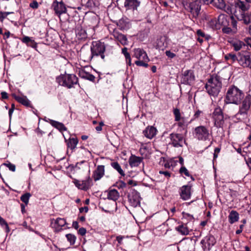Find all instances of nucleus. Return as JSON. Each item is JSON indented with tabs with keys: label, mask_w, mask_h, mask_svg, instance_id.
Masks as SVG:
<instances>
[{
	"label": "nucleus",
	"mask_w": 251,
	"mask_h": 251,
	"mask_svg": "<svg viewBox=\"0 0 251 251\" xmlns=\"http://www.w3.org/2000/svg\"><path fill=\"white\" fill-rule=\"evenodd\" d=\"M244 98L243 92L234 86L230 87L226 93V102L239 104Z\"/></svg>",
	"instance_id": "nucleus-1"
},
{
	"label": "nucleus",
	"mask_w": 251,
	"mask_h": 251,
	"mask_svg": "<svg viewBox=\"0 0 251 251\" xmlns=\"http://www.w3.org/2000/svg\"><path fill=\"white\" fill-rule=\"evenodd\" d=\"M205 87L209 95L213 96H217L222 87L220 77L217 75L211 76L208 80Z\"/></svg>",
	"instance_id": "nucleus-2"
},
{
	"label": "nucleus",
	"mask_w": 251,
	"mask_h": 251,
	"mask_svg": "<svg viewBox=\"0 0 251 251\" xmlns=\"http://www.w3.org/2000/svg\"><path fill=\"white\" fill-rule=\"evenodd\" d=\"M56 81L59 85L70 89L77 84L78 78L74 74H64L57 76Z\"/></svg>",
	"instance_id": "nucleus-3"
},
{
	"label": "nucleus",
	"mask_w": 251,
	"mask_h": 251,
	"mask_svg": "<svg viewBox=\"0 0 251 251\" xmlns=\"http://www.w3.org/2000/svg\"><path fill=\"white\" fill-rule=\"evenodd\" d=\"M251 105V96H247L239 107V110L236 114L239 119H246L248 117V112Z\"/></svg>",
	"instance_id": "nucleus-4"
},
{
	"label": "nucleus",
	"mask_w": 251,
	"mask_h": 251,
	"mask_svg": "<svg viewBox=\"0 0 251 251\" xmlns=\"http://www.w3.org/2000/svg\"><path fill=\"white\" fill-rule=\"evenodd\" d=\"M91 52L94 57L100 56L103 60H105L104 53L106 50V46L104 43L100 41H95L92 42L91 45Z\"/></svg>",
	"instance_id": "nucleus-5"
},
{
	"label": "nucleus",
	"mask_w": 251,
	"mask_h": 251,
	"mask_svg": "<svg viewBox=\"0 0 251 251\" xmlns=\"http://www.w3.org/2000/svg\"><path fill=\"white\" fill-rule=\"evenodd\" d=\"M133 57L138 59V60L135 62L137 66L145 67L148 66L147 62L149 61V58L146 52L142 49H134L133 50Z\"/></svg>",
	"instance_id": "nucleus-6"
},
{
	"label": "nucleus",
	"mask_w": 251,
	"mask_h": 251,
	"mask_svg": "<svg viewBox=\"0 0 251 251\" xmlns=\"http://www.w3.org/2000/svg\"><path fill=\"white\" fill-rule=\"evenodd\" d=\"M193 135L198 140L206 141L208 139L210 133L207 127L200 126L195 128Z\"/></svg>",
	"instance_id": "nucleus-7"
},
{
	"label": "nucleus",
	"mask_w": 251,
	"mask_h": 251,
	"mask_svg": "<svg viewBox=\"0 0 251 251\" xmlns=\"http://www.w3.org/2000/svg\"><path fill=\"white\" fill-rule=\"evenodd\" d=\"M238 63L244 68L251 69V52L246 50L239 52Z\"/></svg>",
	"instance_id": "nucleus-8"
},
{
	"label": "nucleus",
	"mask_w": 251,
	"mask_h": 251,
	"mask_svg": "<svg viewBox=\"0 0 251 251\" xmlns=\"http://www.w3.org/2000/svg\"><path fill=\"white\" fill-rule=\"evenodd\" d=\"M212 117L214 120V125L217 127H222L226 117L224 116L223 111L220 107L215 108L212 113Z\"/></svg>",
	"instance_id": "nucleus-9"
},
{
	"label": "nucleus",
	"mask_w": 251,
	"mask_h": 251,
	"mask_svg": "<svg viewBox=\"0 0 251 251\" xmlns=\"http://www.w3.org/2000/svg\"><path fill=\"white\" fill-rule=\"evenodd\" d=\"M173 113L175 116V121L177 122V126L183 128H186L188 125L193 120L189 121L187 118L181 117L180 110L177 108L174 109Z\"/></svg>",
	"instance_id": "nucleus-10"
},
{
	"label": "nucleus",
	"mask_w": 251,
	"mask_h": 251,
	"mask_svg": "<svg viewBox=\"0 0 251 251\" xmlns=\"http://www.w3.org/2000/svg\"><path fill=\"white\" fill-rule=\"evenodd\" d=\"M169 138L171 140L170 144L176 148L182 147L185 142L183 136L179 133H172L170 134Z\"/></svg>",
	"instance_id": "nucleus-11"
},
{
	"label": "nucleus",
	"mask_w": 251,
	"mask_h": 251,
	"mask_svg": "<svg viewBox=\"0 0 251 251\" xmlns=\"http://www.w3.org/2000/svg\"><path fill=\"white\" fill-rule=\"evenodd\" d=\"M128 201L130 205L136 207L140 204L141 197L139 193L136 190L132 189L127 195Z\"/></svg>",
	"instance_id": "nucleus-12"
},
{
	"label": "nucleus",
	"mask_w": 251,
	"mask_h": 251,
	"mask_svg": "<svg viewBox=\"0 0 251 251\" xmlns=\"http://www.w3.org/2000/svg\"><path fill=\"white\" fill-rule=\"evenodd\" d=\"M51 6L55 14L59 17L61 14L65 13L67 12L66 7L62 0L59 1L58 0H54Z\"/></svg>",
	"instance_id": "nucleus-13"
},
{
	"label": "nucleus",
	"mask_w": 251,
	"mask_h": 251,
	"mask_svg": "<svg viewBox=\"0 0 251 251\" xmlns=\"http://www.w3.org/2000/svg\"><path fill=\"white\" fill-rule=\"evenodd\" d=\"M192 186L190 185H185L179 189L180 197L183 201H187L190 199L191 196Z\"/></svg>",
	"instance_id": "nucleus-14"
},
{
	"label": "nucleus",
	"mask_w": 251,
	"mask_h": 251,
	"mask_svg": "<svg viewBox=\"0 0 251 251\" xmlns=\"http://www.w3.org/2000/svg\"><path fill=\"white\" fill-rule=\"evenodd\" d=\"M235 6L236 8L240 9L239 12L237 11L235 12L234 14L235 17L238 20V16L243 14H246V11H248L250 8L249 4H246L244 1L240 0H237L235 3Z\"/></svg>",
	"instance_id": "nucleus-15"
},
{
	"label": "nucleus",
	"mask_w": 251,
	"mask_h": 251,
	"mask_svg": "<svg viewBox=\"0 0 251 251\" xmlns=\"http://www.w3.org/2000/svg\"><path fill=\"white\" fill-rule=\"evenodd\" d=\"M195 75L192 70H189L184 72L181 79L182 83L191 85L195 81Z\"/></svg>",
	"instance_id": "nucleus-16"
},
{
	"label": "nucleus",
	"mask_w": 251,
	"mask_h": 251,
	"mask_svg": "<svg viewBox=\"0 0 251 251\" xmlns=\"http://www.w3.org/2000/svg\"><path fill=\"white\" fill-rule=\"evenodd\" d=\"M201 6V1L199 0H195L189 4V11L193 18L198 17L200 12Z\"/></svg>",
	"instance_id": "nucleus-17"
},
{
	"label": "nucleus",
	"mask_w": 251,
	"mask_h": 251,
	"mask_svg": "<svg viewBox=\"0 0 251 251\" xmlns=\"http://www.w3.org/2000/svg\"><path fill=\"white\" fill-rule=\"evenodd\" d=\"M66 224V220L63 218H58L56 220H51L50 225L54 228L55 231L58 232L62 229V227Z\"/></svg>",
	"instance_id": "nucleus-18"
},
{
	"label": "nucleus",
	"mask_w": 251,
	"mask_h": 251,
	"mask_svg": "<svg viewBox=\"0 0 251 251\" xmlns=\"http://www.w3.org/2000/svg\"><path fill=\"white\" fill-rule=\"evenodd\" d=\"M104 165H98L94 171L93 177L95 181L100 180L104 175L105 169Z\"/></svg>",
	"instance_id": "nucleus-19"
},
{
	"label": "nucleus",
	"mask_w": 251,
	"mask_h": 251,
	"mask_svg": "<svg viewBox=\"0 0 251 251\" xmlns=\"http://www.w3.org/2000/svg\"><path fill=\"white\" fill-rule=\"evenodd\" d=\"M115 39L123 45L127 44V39L126 35L120 33L118 30L114 29L112 33Z\"/></svg>",
	"instance_id": "nucleus-20"
},
{
	"label": "nucleus",
	"mask_w": 251,
	"mask_h": 251,
	"mask_svg": "<svg viewBox=\"0 0 251 251\" xmlns=\"http://www.w3.org/2000/svg\"><path fill=\"white\" fill-rule=\"evenodd\" d=\"M140 1L137 0H125L124 5L128 9H136L140 5Z\"/></svg>",
	"instance_id": "nucleus-21"
},
{
	"label": "nucleus",
	"mask_w": 251,
	"mask_h": 251,
	"mask_svg": "<svg viewBox=\"0 0 251 251\" xmlns=\"http://www.w3.org/2000/svg\"><path fill=\"white\" fill-rule=\"evenodd\" d=\"M181 248L183 251H195V243L192 240H189L183 242Z\"/></svg>",
	"instance_id": "nucleus-22"
},
{
	"label": "nucleus",
	"mask_w": 251,
	"mask_h": 251,
	"mask_svg": "<svg viewBox=\"0 0 251 251\" xmlns=\"http://www.w3.org/2000/svg\"><path fill=\"white\" fill-rule=\"evenodd\" d=\"M80 55L82 59L85 62H90L94 58L92 52L89 50H81Z\"/></svg>",
	"instance_id": "nucleus-23"
},
{
	"label": "nucleus",
	"mask_w": 251,
	"mask_h": 251,
	"mask_svg": "<svg viewBox=\"0 0 251 251\" xmlns=\"http://www.w3.org/2000/svg\"><path fill=\"white\" fill-rule=\"evenodd\" d=\"M156 129L153 126L148 127L143 131V134L147 138L152 139L156 134Z\"/></svg>",
	"instance_id": "nucleus-24"
},
{
	"label": "nucleus",
	"mask_w": 251,
	"mask_h": 251,
	"mask_svg": "<svg viewBox=\"0 0 251 251\" xmlns=\"http://www.w3.org/2000/svg\"><path fill=\"white\" fill-rule=\"evenodd\" d=\"M238 17V21H242L245 25H249L251 22V11L239 15Z\"/></svg>",
	"instance_id": "nucleus-25"
},
{
	"label": "nucleus",
	"mask_w": 251,
	"mask_h": 251,
	"mask_svg": "<svg viewBox=\"0 0 251 251\" xmlns=\"http://www.w3.org/2000/svg\"><path fill=\"white\" fill-rule=\"evenodd\" d=\"M143 158L135 155H132L129 159V164L132 167H137L142 161Z\"/></svg>",
	"instance_id": "nucleus-26"
},
{
	"label": "nucleus",
	"mask_w": 251,
	"mask_h": 251,
	"mask_svg": "<svg viewBox=\"0 0 251 251\" xmlns=\"http://www.w3.org/2000/svg\"><path fill=\"white\" fill-rule=\"evenodd\" d=\"M239 218V214L235 210H231L228 216V222L230 224H233V223L237 222Z\"/></svg>",
	"instance_id": "nucleus-27"
},
{
	"label": "nucleus",
	"mask_w": 251,
	"mask_h": 251,
	"mask_svg": "<svg viewBox=\"0 0 251 251\" xmlns=\"http://www.w3.org/2000/svg\"><path fill=\"white\" fill-rule=\"evenodd\" d=\"M65 140L67 143L68 148L72 151L75 148L78 142L76 138H70L68 140L65 138Z\"/></svg>",
	"instance_id": "nucleus-28"
},
{
	"label": "nucleus",
	"mask_w": 251,
	"mask_h": 251,
	"mask_svg": "<svg viewBox=\"0 0 251 251\" xmlns=\"http://www.w3.org/2000/svg\"><path fill=\"white\" fill-rule=\"evenodd\" d=\"M50 123L52 126L58 129L60 131L62 132L67 130V128L62 123H60L52 120H50Z\"/></svg>",
	"instance_id": "nucleus-29"
},
{
	"label": "nucleus",
	"mask_w": 251,
	"mask_h": 251,
	"mask_svg": "<svg viewBox=\"0 0 251 251\" xmlns=\"http://www.w3.org/2000/svg\"><path fill=\"white\" fill-rule=\"evenodd\" d=\"M175 229L182 235H187L189 233V230L187 226L183 224L176 227Z\"/></svg>",
	"instance_id": "nucleus-30"
},
{
	"label": "nucleus",
	"mask_w": 251,
	"mask_h": 251,
	"mask_svg": "<svg viewBox=\"0 0 251 251\" xmlns=\"http://www.w3.org/2000/svg\"><path fill=\"white\" fill-rule=\"evenodd\" d=\"M17 101L21 103L23 105L27 107H31V104L30 101L28 100L26 96L18 97L17 96Z\"/></svg>",
	"instance_id": "nucleus-31"
},
{
	"label": "nucleus",
	"mask_w": 251,
	"mask_h": 251,
	"mask_svg": "<svg viewBox=\"0 0 251 251\" xmlns=\"http://www.w3.org/2000/svg\"><path fill=\"white\" fill-rule=\"evenodd\" d=\"M107 198L109 200L116 201L119 198V193L116 189L110 190L108 192Z\"/></svg>",
	"instance_id": "nucleus-32"
},
{
	"label": "nucleus",
	"mask_w": 251,
	"mask_h": 251,
	"mask_svg": "<svg viewBox=\"0 0 251 251\" xmlns=\"http://www.w3.org/2000/svg\"><path fill=\"white\" fill-rule=\"evenodd\" d=\"M82 187L81 189L83 190H87L91 185L92 179L89 176H87L85 180L81 181Z\"/></svg>",
	"instance_id": "nucleus-33"
},
{
	"label": "nucleus",
	"mask_w": 251,
	"mask_h": 251,
	"mask_svg": "<svg viewBox=\"0 0 251 251\" xmlns=\"http://www.w3.org/2000/svg\"><path fill=\"white\" fill-rule=\"evenodd\" d=\"M22 40L23 43H25L28 46H30L34 49H36L37 48V43L34 41V40L31 39L29 37L25 36Z\"/></svg>",
	"instance_id": "nucleus-34"
},
{
	"label": "nucleus",
	"mask_w": 251,
	"mask_h": 251,
	"mask_svg": "<svg viewBox=\"0 0 251 251\" xmlns=\"http://www.w3.org/2000/svg\"><path fill=\"white\" fill-rule=\"evenodd\" d=\"M79 75L81 77L86 79L90 81L94 82L95 80V76L84 71H82L79 72Z\"/></svg>",
	"instance_id": "nucleus-35"
},
{
	"label": "nucleus",
	"mask_w": 251,
	"mask_h": 251,
	"mask_svg": "<svg viewBox=\"0 0 251 251\" xmlns=\"http://www.w3.org/2000/svg\"><path fill=\"white\" fill-rule=\"evenodd\" d=\"M227 16L225 14H220L218 18V23L219 25L224 26L228 25V21L227 19Z\"/></svg>",
	"instance_id": "nucleus-36"
},
{
	"label": "nucleus",
	"mask_w": 251,
	"mask_h": 251,
	"mask_svg": "<svg viewBox=\"0 0 251 251\" xmlns=\"http://www.w3.org/2000/svg\"><path fill=\"white\" fill-rule=\"evenodd\" d=\"M231 45L235 51H238L240 50L243 47L245 46V44L244 42L239 40L232 42Z\"/></svg>",
	"instance_id": "nucleus-37"
},
{
	"label": "nucleus",
	"mask_w": 251,
	"mask_h": 251,
	"mask_svg": "<svg viewBox=\"0 0 251 251\" xmlns=\"http://www.w3.org/2000/svg\"><path fill=\"white\" fill-rule=\"evenodd\" d=\"M111 166L116 170L122 176H124L125 174L124 171L121 168L120 165L117 162H113L111 163Z\"/></svg>",
	"instance_id": "nucleus-38"
},
{
	"label": "nucleus",
	"mask_w": 251,
	"mask_h": 251,
	"mask_svg": "<svg viewBox=\"0 0 251 251\" xmlns=\"http://www.w3.org/2000/svg\"><path fill=\"white\" fill-rule=\"evenodd\" d=\"M30 197L31 194L29 193H26L21 196V200L25 203V205H27Z\"/></svg>",
	"instance_id": "nucleus-39"
},
{
	"label": "nucleus",
	"mask_w": 251,
	"mask_h": 251,
	"mask_svg": "<svg viewBox=\"0 0 251 251\" xmlns=\"http://www.w3.org/2000/svg\"><path fill=\"white\" fill-rule=\"evenodd\" d=\"M215 5L219 9H224L226 8V4L224 0H217L215 2Z\"/></svg>",
	"instance_id": "nucleus-40"
},
{
	"label": "nucleus",
	"mask_w": 251,
	"mask_h": 251,
	"mask_svg": "<svg viewBox=\"0 0 251 251\" xmlns=\"http://www.w3.org/2000/svg\"><path fill=\"white\" fill-rule=\"evenodd\" d=\"M0 225L4 228L6 232H9L10 231L9 227L7 223L5 220L0 216Z\"/></svg>",
	"instance_id": "nucleus-41"
},
{
	"label": "nucleus",
	"mask_w": 251,
	"mask_h": 251,
	"mask_svg": "<svg viewBox=\"0 0 251 251\" xmlns=\"http://www.w3.org/2000/svg\"><path fill=\"white\" fill-rule=\"evenodd\" d=\"M128 23L126 22L124 19H120L118 25L120 27L121 29H125L128 26Z\"/></svg>",
	"instance_id": "nucleus-42"
},
{
	"label": "nucleus",
	"mask_w": 251,
	"mask_h": 251,
	"mask_svg": "<svg viewBox=\"0 0 251 251\" xmlns=\"http://www.w3.org/2000/svg\"><path fill=\"white\" fill-rule=\"evenodd\" d=\"M66 237L71 245H74L75 244L76 240V237L74 235L72 234H67L66 235Z\"/></svg>",
	"instance_id": "nucleus-43"
},
{
	"label": "nucleus",
	"mask_w": 251,
	"mask_h": 251,
	"mask_svg": "<svg viewBox=\"0 0 251 251\" xmlns=\"http://www.w3.org/2000/svg\"><path fill=\"white\" fill-rule=\"evenodd\" d=\"M228 57H229V61L231 63H232L236 61L238 62V53L237 55L232 53H228Z\"/></svg>",
	"instance_id": "nucleus-44"
},
{
	"label": "nucleus",
	"mask_w": 251,
	"mask_h": 251,
	"mask_svg": "<svg viewBox=\"0 0 251 251\" xmlns=\"http://www.w3.org/2000/svg\"><path fill=\"white\" fill-rule=\"evenodd\" d=\"M230 19L231 20V25L233 28V30L235 31L237 30V22L235 20L233 16H230Z\"/></svg>",
	"instance_id": "nucleus-45"
},
{
	"label": "nucleus",
	"mask_w": 251,
	"mask_h": 251,
	"mask_svg": "<svg viewBox=\"0 0 251 251\" xmlns=\"http://www.w3.org/2000/svg\"><path fill=\"white\" fill-rule=\"evenodd\" d=\"M197 34L198 36V38H204L206 40H208V37L205 34L204 32H203L201 30L199 29L197 31Z\"/></svg>",
	"instance_id": "nucleus-46"
},
{
	"label": "nucleus",
	"mask_w": 251,
	"mask_h": 251,
	"mask_svg": "<svg viewBox=\"0 0 251 251\" xmlns=\"http://www.w3.org/2000/svg\"><path fill=\"white\" fill-rule=\"evenodd\" d=\"M179 173L181 174H184L187 176H190V174L188 170L184 166H182L180 168L179 170Z\"/></svg>",
	"instance_id": "nucleus-47"
},
{
	"label": "nucleus",
	"mask_w": 251,
	"mask_h": 251,
	"mask_svg": "<svg viewBox=\"0 0 251 251\" xmlns=\"http://www.w3.org/2000/svg\"><path fill=\"white\" fill-rule=\"evenodd\" d=\"M86 4L88 7L90 8H92L96 6L95 0H88Z\"/></svg>",
	"instance_id": "nucleus-48"
},
{
	"label": "nucleus",
	"mask_w": 251,
	"mask_h": 251,
	"mask_svg": "<svg viewBox=\"0 0 251 251\" xmlns=\"http://www.w3.org/2000/svg\"><path fill=\"white\" fill-rule=\"evenodd\" d=\"M159 173L160 175H163L165 178L167 179H169L171 176V173L168 171H160Z\"/></svg>",
	"instance_id": "nucleus-49"
},
{
	"label": "nucleus",
	"mask_w": 251,
	"mask_h": 251,
	"mask_svg": "<svg viewBox=\"0 0 251 251\" xmlns=\"http://www.w3.org/2000/svg\"><path fill=\"white\" fill-rule=\"evenodd\" d=\"M125 57L126 58V63L130 66L131 64V59L130 57V54L128 52L127 53H126V54L124 55Z\"/></svg>",
	"instance_id": "nucleus-50"
},
{
	"label": "nucleus",
	"mask_w": 251,
	"mask_h": 251,
	"mask_svg": "<svg viewBox=\"0 0 251 251\" xmlns=\"http://www.w3.org/2000/svg\"><path fill=\"white\" fill-rule=\"evenodd\" d=\"M4 165L6 166L10 171H12L13 172L15 171V166L14 165H13L10 163H5V164H4Z\"/></svg>",
	"instance_id": "nucleus-51"
},
{
	"label": "nucleus",
	"mask_w": 251,
	"mask_h": 251,
	"mask_svg": "<svg viewBox=\"0 0 251 251\" xmlns=\"http://www.w3.org/2000/svg\"><path fill=\"white\" fill-rule=\"evenodd\" d=\"M124 238V236L122 235L117 236L116 240L118 241V244L117 245V246H119L120 245L122 244V241Z\"/></svg>",
	"instance_id": "nucleus-52"
},
{
	"label": "nucleus",
	"mask_w": 251,
	"mask_h": 251,
	"mask_svg": "<svg viewBox=\"0 0 251 251\" xmlns=\"http://www.w3.org/2000/svg\"><path fill=\"white\" fill-rule=\"evenodd\" d=\"M165 54L169 58H173L176 56V54L171 52L170 50H166L165 52Z\"/></svg>",
	"instance_id": "nucleus-53"
},
{
	"label": "nucleus",
	"mask_w": 251,
	"mask_h": 251,
	"mask_svg": "<svg viewBox=\"0 0 251 251\" xmlns=\"http://www.w3.org/2000/svg\"><path fill=\"white\" fill-rule=\"evenodd\" d=\"M74 183L75 184V185L78 188V189H81V187H82V184H81V181L80 180H77V179H75L74 181Z\"/></svg>",
	"instance_id": "nucleus-54"
},
{
	"label": "nucleus",
	"mask_w": 251,
	"mask_h": 251,
	"mask_svg": "<svg viewBox=\"0 0 251 251\" xmlns=\"http://www.w3.org/2000/svg\"><path fill=\"white\" fill-rule=\"evenodd\" d=\"M10 13L9 12H0V21H2Z\"/></svg>",
	"instance_id": "nucleus-55"
},
{
	"label": "nucleus",
	"mask_w": 251,
	"mask_h": 251,
	"mask_svg": "<svg viewBox=\"0 0 251 251\" xmlns=\"http://www.w3.org/2000/svg\"><path fill=\"white\" fill-rule=\"evenodd\" d=\"M30 7L34 8L36 9L38 7V3L36 1H33L32 2L30 3Z\"/></svg>",
	"instance_id": "nucleus-56"
},
{
	"label": "nucleus",
	"mask_w": 251,
	"mask_h": 251,
	"mask_svg": "<svg viewBox=\"0 0 251 251\" xmlns=\"http://www.w3.org/2000/svg\"><path fill=\"white\" fill-rule=\"evenodd\" d=\"M78 233L82 235V236H83L85 234H86V230L85 228L84 227H81L78 230Z\"/></svg>",
	"instance_id": "nucleus-57"
},
{
	"label": "nucleus",
	"mask_w": 251,
	"mask_h": 251,
	"mask_svg": "<svg viewBox=\"0 0 251 251\" xmlns=\"http://www.w3.org/2000/svg\"><path fill=\"white\" fill-rule=\"evenodd\" d=\"M104 125V124L102 122H100L99 123V126L96 127V130L97 131H100L102 130V126Z\"/></svg>",
	"instance_id": "nucleus-58"
},
{
	"label": "nucleus",
	"mask_w": 251,
	"mask_h": 251,
	"mask_svg": "<svg viewBox=\"0 0 251 251\" xmlns=\"http://www.w3.org/2000/svg\"><path fill=\"white\" fill-rule=\"evenodd\" d=\"M14 109H15V105H14V103H13L12 104L11 108L9 109V112H8V114H9V116L10 119H11L12 114Z\"/></svg>",
	"instance_id": "nucleus-59"
},
{
	"label": "nucleus",
	"mask_w": 251,
	"mask_h": 251,
	"mask_svg": "<svg viewBox=\"0 0 251 251\" xmlns=\"http://www.w3.org/2000/svg\"><path fill=\"white\" fill-rule=\"evenodd\" d=\"M244 226V225H240V228H239V229H238V230H237L236 231V233L237 234H240L242 232V231H243V229Z\"/></svg>",
	"instance_id": "nucleus-60"
},
{
	"label": "nucleus",
	"mask_w": 251,
	"mask_h": 251,
	"mask_svg": "<svg viewBox=\"0 0 251 251\" xmlns=\"http://www.w3.org/2000/svg\"><path fill=\"white\" fill-rule=\"evenodd\" d=\"M1 98L3 99H6L8 98V94L5 92H2L1 93Z\"/></svg>",
	"instance_id": "nucleus-61"
},
{
	"label": "nucleus",
	"mask_w": 251,
	"mask_h": 251,
	"mask_svg": "<svg viewBox=\"0 0 251 251\" xmlns=\"http://www.w3.org/2000/svg\"><path fill=\"white\" fill-rule=\"evenodd\" d=\"M246 163L248 165V167L250 168V169L251 170V157L249 158L246 160Z\"/></svg>",
	"instance_id": "nucleus-62"
},
{
	"label": "nucleus",
	"mask_w": 251,
	"mask_h": 251,
	"mask_svg": "<svg viewBox=\"0 0 251 251\" xmlns=\"http://www.w3.org/2000/svg\"><path fill=\"white\" fill-rule=\"evenodd\" d=\"M246 31L248 34L251 36V24L246 28Z\"/></svg>",
	"instance_id": "nucleus-63"
},
{
	"label": "nucleus",
	"mask_w": 251,
	"mask_h": 251,
	"mask_svg": "<svg viewBox=\"0 0 251 251\" xmlns=\"http://www.w3.org/2000/svg\"><path fill=\"white\" fill-rule=\"evenodd\" d=\"M247 44L251 47V38L248 37L245 39Z\"/></svg>",
	"instance_id": "nucleus-64"
}]
</instances>
